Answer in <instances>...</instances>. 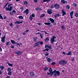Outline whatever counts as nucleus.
<instances>
[{"label":"nucleus","instance_id":"f257e3e1","mask_svg":"<svg viewBox=\"0 0 78 78\" xmlns=\"http://www.w3.org/2000/svg\"><path fill=\"white\" fill-rule=\"evenodd\" d=\"M58 64L60 65H66L67 64V62L65 61V60H61L58 62Z\"/></svg>","mask_w":78,"mask_h":78},{"label":"nucleus","instance_id":"f03ea898","mask_svg":"<svg viewBox=\"0 0 78 78\" xmlns=\"http://www.w3.org/2000/svg\"><path fill=\"white\" fill-rule=\"evenodd\" d=\"M56 37L55 36H53L52 38H51V42L52 44H53V43L55 42V39H56Z\"/></svg>","mask_w":78,"mask_h":78},{"label":"nucleus","instance_id":"7ed1b4c3","mask_svg":"<svg viewBox=\"0 0 78 78\" xmlns=\"http://www.w3.org/2000/svg\"><path fill=\"white\" fill-rule=\"evenodd\" d=\"M54 8H55V9H58L59 8H60V6L59 5L56 3L55 4V5H54Z\"/></svg>","mask_w":78,"mask_h":78},{"label":"nucleus","instance_id":"20e7f679","mask_svg":"<svg viewBox=\"0 0 78 78\" xmlns=\"http://www.w3.org/2000/svg\"><path fill=\"white\" fill-rule=\"evenodd\" d=\"M5 37H6V35H4L3 37H2L1 39H2V40H1V42H2V43H4V42H5Z\"/></svg>","mask_w":78,"mask_h":78},{"label":"nucleus","instance_id":"39448f33","mask_svg":"<svg viewBox=\"0 0 78 78\" xmlns=\"http://www.w3.org/2000/svg\"><path fill=\"white\" fill-rule=\"evenodd\" d=\"M47 12L48 14H51L53 13V11L51 9H48L47 10Z\"/></svg>","mask_w":78,"mask_h":78},{"label":"nucleus","instance_id":"423d86ee","mask_svg":"<svg viewBox=\"0 0 78 78\" xmlns=\"http://www.w3.org/2000/svg\"><path fill=\"white\" fill-rule=\"evenodd\" d=\"M15 54H16L19 56V55H21L22 54V52H20V51H17L16 52H15Z\"/></svg>","mask_w":78,"mask_h":78},{"label":"nucleus","instance_id":"0eeeda50","mask_svg":"<svg viewBox=\"0 0 78 78\" xmlns=\"http://www.w3.org/2000/svg\"><path fill=\"white\" fill-rule=\"evenodd\" d=\"M29 74L31 78H33L35 75L33 72H30Z\"/></svg>","mask_w":78,"mask_h":78},{"label":"nucleus","instance_id":"6e6552de","mask_svg":"<svg viewBox=\"0 0 78 78\" xmlns=\"http://www.w3.org/2000/svg\"><path fill=\"white\" fill-rule=\"evenodd\" d=\"M29 10L28 9H26L23 12V13L24 14H25L26 15H28V13H29Z\"/></svg>","mask_w":78,"mask_h":78},{"label":"nucleus","instance_id":"1a4fd4ad","mask_svg":"<svg viewBox=\"0 0 78 78\" xmlns=\"http://www.w3.org/2000/svg\"><path fill=\"white\" fill-rule=\"evenodd\" d=\"M56 72H57V71H56V70H55L53 72H52V73H54V76H55V77H56V76H57V74H56Z\"/></svg>","mask_w":78,"mask_h":78},{"label":"nucleus","instance_id":"9d476101","mask_svg":"<svg viewBox=\"0 0 78 78\" xmlns=\"http://www.w3.org/2000/svg\"><path fill=\"white\" fill-rule=\"evenodd\" d=\"M73 12H74L73 11H72L70 13V16L71 19H73Z\"/></svg>","mask_w":78,"mask_h":78},{"label":"nucleus","instance_id":"9b49d317","mask_svg":"<svg viewBox=\"0 0 78 78\" xmlns=\"http://www.w3.org/2000/svg\"><path fill=\"white\" fill-rule=\"evenodd\" d=\"M62 16H64V15H66V13L65 12H64V10L62 9Z\"/></svg>","mask_w":78,"mask_h":78},{"label":"nucleus","instance_id":"f8f14e48","mask_svg":"<svg viewBox=\"0 0 78 78\" xmlns=\"http://www.w3.org/2000/svg\"><path fill=\"white\" fill-rule=\"evenodd\" d=\"M61 2L62 3H63V4H65L67 2V1H65L64 0H61Z\"/></svg>","mask_w":78,"mask_h":78},{"label":"nucleus","instance_id":"ddd939ff","mask_svg":"<svg viewBox=\"0 0 78 78\" xmlns=\"http://www.w3.org/2000/svg\"><path fill=\"white\" fill-rule=\"evenodd\" d=\"M49 41V38L48 37H47L45 39V42H48V41Z\"/></svg>","mask_w":78,"mask_h":78},{"label":"nucleus","instance_id":"4468645a","mask_svg":"<svg viewBox=\"0 0 78 78\" xmlns=\"http://www.w3.org/2000/svg\"><path fill=\"white\" fill-rule=\"evenodd\" d=\"M56 74H57L58 76H59V75H60V72H59V71H57V72H56Z\"/></svg>","mask_w":78,"mask_h":78},{"label":"nucleus","instance_id":"2eb2a0df","mask_svg":"<svg viewBox=\"0 0 78 78\" xmlns=\"http://www.w3.org/2000/svg\"><path fill=\"white\" fill-rule=\"evenodd\" d=\"M48 68L47 67H45L44 68V71H47V70H48Z\"/></svg>","mask_w":78,"mask_h":78},{"label":"nucleus","instance_id":"dca6fc26","mask_svg":"<svg viewBox=\"0 0 78 78\" xmlns=\"http://www.w3.org/2000/svg\"><path fill=\"white\" fill-rule=\"evenodd\" d=\"M61 28L62 30H66V28H65V26H62L61 27Z\"/></svg>","mask_w":78,"mask_h":78},{"label":"nucleus","instance_id":"f3484780","mask_svg":"<svg viewBox=\"0 0 78 78\" xmlns=\"http://www.w3.org/2000/svg\"><path fill=\"white\" fill-rule=\"evenodd\" d=\"M11 42L12 44H16V42H15L14 40H11Z\"/></svg>","mask_w":78,"mask_h":78},{"label":"nucleus","instance_id":"a211bd4d","mask_svg":"<svg viewBox=\"0 0 78 78\" xmlns=\"http://www.w3.org/2000/svg\"><path fill=\"white\" fill-rule=\"evenodd\" d=\"M66 55H72V52L70 51H69L68 53L66 54Z\"/></svg>","mask_w":78,"mask_h":78},{"label":"nucleus","instance_id":"6ab92c4d","mask_svg":"<svg viewBox=\"0 0 78 78\" xmlns=\"http://www.w3.org/2000/svg\"><path fill=\"white\" fill-rule=\"evenodd\" d=\"M49 72L50 73V72H52L53 71V69H52V68H50L48 70Z\"/></svg>","mask_w":78,"mask_h":78},{"label":"nucleus","instance_id":"aec40b11","mask_svg":"<svg viewBox=\"0 0 78 78\" xmlns=\"http://www.w3.org/2000/svg\"><path fill=\"white\" fill-rule=\"evenodd\" d=\"M73 5L74 7H77V6H78L77 4H76L75 3H73Z\"/></svg>","mask_w":78,"mask_h":78},{"label":"nucleus","instance_id":"412c9836","mask_svg":"<svg viewBox=\"0 0 78 78\" xmlns=\"http://www.w3.org/2000/svg\"><path fill=\"white\" fill-rule=\"evenodd\" d=\"M7 63L9 65V66H11V67H12V66L13 65V64H10V63H9L8 62H7Z\"/></svg>","mask_w":78,"mask_h":78},{"label":"nucleus","instance_id":"4be33fe9","mask_svg":"<svg viewBox=\"0 0 78 78\" xmlns=\"http://www.w3.org/2000/svg\"><path fill=\"white\" fill-rule=\"evenodd\" d=\"M44 24L45 25H50L51 24V23H45Z\"/></svg>","mask_w":78,"mask_h":78},{"label":"nucleus","instance_id":"5701e85b","mask_svg":"<svg viewBox=\"0 0 78 78\" xmlns=\"http://www.w3.org/2000/svg\"><path fill=\"white\" fill-rule=\"evenodd\" d=\"M59 14H56L55 15H54V17H55V18H57L58 17H59Z\"/></svg>","mask_w":78,"mask_h":78},{"label":"nucleus","instance_id":"b1692460","mask_svg":"<svg viewBox=\"0 0 78 78\" xmlns=\"http://www.w3.org/2000/svg\"><path fill=\"white\" fill-rule=\"evenodd\" d=\"M35 9L36 11H38L39 10L40 11V10H41V8H36Z\"/></svg>","mask_w":78,"mask_h":78},{"label":"nucleus","instance_id":"393cba45","mask_svg":"<svg viewBox=\"0 0 78 78\" xmlns=\"http://www.w3.org/2000/svg\"><path fill=\"white\" fill-rule=\"evenodd\" d=\"M47 61L48 62H50L51 61V59L50 58H48L47 59Z\"/></svg>","mask_w":78,"mask_h":78},{"label":"nucleus","instance_id":"a878e982","mask_svg":"<svg viewBox=\"0 0 78 78\" xmlns=\"http://www.w3.org/2000/svg\"><path fill=\"white\" fill-rule=\"evenodd\" d=\"M50 2V0H43V2H42V3H43L44 2Z\"/></svg>","mask_w":78,"mask_h":78},{"label":"nucleus","instance_id":"bb28decb","mask_svg":"<svg viewBox=\"0 0 78 78\" xmlns=\"http://www.w3.org/2000/svg\"><path fill=\"white\" fill-rule=\"evenodd\" d=\"M9 11H12V7H10L9 8Z\"/></svg>","mask_w":78,"mask_h":78},{"label":"nucleus","instance_id":"cd10ccee","mask_svg":"<svg viewBox=\"0 0 78 78\" xmlns=\"http://www.w3.org/2000/svg\"><path fill=\"white\" fill-rule=\"evenodd\" d=\"M33 18L31 16V15H30V17H29V19L30 20H33Z\"/></svg>","mask_w":78,"mask_h":78},{"label":"nucleus","instance_id":"c85d7f7f","mask_svg":"<svg viewBox=\"0 0 78 78\" xmlns=\"http://www.w3.org/2000/svg\"><path fill=\"white\" fill-rule=\"evenodd\" d=\"M14 45H11V46H10V48H14Z\"/></svg>","mask_w":78,"mask_h":78},{"label":"nucleus","instance_id":"c756f323","mask_svg":"<svg viewBox=\"0 0 78 78\" xmlns=\"http://www.w3.org/2000/svg\"><path fill=\"white\" fill-rule=\"evenodd\" d=\"M45 14H43L41 15L40 16V18H41L42 17H44V16H45Z\"/></svg>","mask_w":78,"mask_h":78},{"label":"nucleus","instance_id":"7c9ffc66","mask_svg":"<svg viewBox=\"0 0 78 78\" xmlns=\"http://www.w3.org/2000/svg\"><path fill=\"white\" fill-rule=\"evenodd\" d=\"M34 42H36V41H37V38L36 37H34Z\"/></svg>","mask_w":78,"mask_h":78},{"label":"nucleus","instance_id":"2f4dec72","mask_svg":"<svg viewBox=\"0 0 78 78\" xmlns=\"http://www.w3.org/2000/svg\"><path fill=\"white\" fill-rule=\"evenodd\" d=\"M51 23H55V20H54L53 19H52L51 20Z\"/></svg>","mask_w":78,"mask_h":78},{"label":"nucleus","instance_id":"473e14b6","mask_svg":"<svg viewBox=\"0 0 78 78\" xmlns=\"http://www.w3.org/2000/svg\"><path fill=\"white\" fill-rule=\"evenodd\" d=\"M18 18L19 19H23V16H19L18 17Z\"/></svg>","mask_w":78,"mask_h":78},{"label":"nucleus","instance_id":"72a5a7b5","mask_svg":"<svg viewBox=\"0 0 78 78\" xmlns=\"http://www.w3.org/2000/svg\"><path fill=\"white\" fill-rule=\"evenodd\" d=\"M50 76H53V72H50Z\"/></svg>","mask_w":78,"mask_h":78},{"label":"nucleus","instance_id":"f704fd0d","mask_svg":"<svg viewBox=\"0 0 78 78\" xmlns=\"http://www.w3.org/2000/svg\"><path fill=\"white\" fill-rule=\"evenodd\" d=\"M66 8H67V9H70V6H69V5H66Z\"/></svg>","mask_w":78,"mask_h":78},{"label":"nucleus","instance_id":"c9c22d12","mask_svg":"<svg viewBox=\"0 0 78 78\" xmlns=\"http://www.w3.org/2000/svg\"><path fill=\"white\" fill-rule=\"evenodd\" d=\"M15 24H20V22L19 21H16L15 23Z\"/></svg>","mask_w":78,"mask_h":78},{"label":"nucleus","instance_id":"e433bc0d","mask_svg":"<svg viewBox=\"0 0 78 78\" xmlns=\"http://www.w3.org/2000/svg\"><path fill=\"white\" fill-rule=\"evenodd\" d=\"M7 71L8 72H11V69L10 68H9L7 69Z\"/></svg>","mask_w":78,"mask_h":78},{"label":"nucleus","instance_id":"4c0bfd02","mask_svg":"<svg viewBox=\"0 0 78 78\" xmlns=\"http://www.w3.org/2000/svg\"><path fill=\"white\" fill-rule=\"evenodd\" d=\"M4 66H0V69H1V70H2L4 69Z\"/></svg>","mask_w":78,"mask_h":78},{"label":"nucleus","instance_id":"58836bf2","mask_svg":"<svg viewBox=\"0 0 78 78\" xmlns=\"http://www.w3.org/2000/svg\"><path fill=\"white\" fill-rule=\"evenodd\" d=\"M24 5H27L28 4V2H27V1H25L24 2Z\"/></svg>","mask_w":78,"mask_h":78},{"label":"nucleus","instance_id":"ea45409f","mask_svg":"<svg viewBox=\"0 0 78 78\" xmlns=\"http://www.w3.org/2000/svg\"><path fill=\"white\" fill-rule=\"evenodd\" d=\"M54 7H55V6H54V5H51L50 6V8H51V9H53V8H54Z\"/></svg>","mask_w":78,"mask_h":78},{"label":"nucleus","instance_id":"a19ab883","mask_svg":"<svg viewBox=\"0 0 78 78\" xmlns=\"http://www.w3.org/2000/svg\"><path fill=\"white\" fill-rule=\"evenodd\" d=\"M40 36L41 37V39H43V37H42L43 36H44V35H43V34H41H41H40Z\"/></svg>","mask_w":78,"mask_h":78},{"label":"nucleus","instance_id":"79ce46f5","mask_svg":"<svg viewBox=\"0 0 78 78\" xmlns=\"http://www.w3.org/2000/svg\"><path fill=\"white\" fill-rule=\"evenodd\" d=\"M49 46H48V45L46 44L45 45V48H48V47Z\"/></svg>","mask_w":78,"mask_h":78},{"label":"nucleus","instance_id":"37998d69","mask_svg":"<svg viewBox=\"0 0 78 78\" xmlns=\"http://www.w3.org/2000/svg\"><path fill=\"white\" fill-rule=\"evenodd\" d=\"M9 14H10V15H11V16H12V15L14 14L13 13V12H10V13H9Z\"/></svg>","mask_w":78,"mask_h":78},{"label":"nucleus","instance_id":"c03bdc74","mask_svg":"<svg viewBox=\"0 0 78 78\" xmlns=\"http://www.w3.org/2000/svg\"><path fill=\"white\" fill-rule=\"evenodd\" d=\"M51 66H53V65H56V63H55V62H53L51 63Z\"/></svg>","mask_w":78,"mask_h":78},{"label":"nucleus","instance_id":"a18cd8bd","mask_svg":"<svg viewBox=\"0 0 78 78\" xmlns=\"http://www.w3.org/2000/svg\"><path fill=\"white\" fill-rule=\"evenodd\" d=\"M5 11H9V7H6Z\"/></svg>","mask_w":78,"mask_h":78},{"label":"nucleus","instance_id":"49530a36","mask_svg":"<svg viewBox=\"0 0 78 78\" xmlns=\"http://www.w3.org/2000/svg\"><path fill=\"white\" fill-rule=\"evenodd\" d=\"M8 74L9 75H11V72L10 71L9 72Z\"/></svg>","mask_w":78,"mask_h":78},{"label":"nucleus","instance_id":"de8ad7c7","mask_svg":"<svg viewBox=\"0 0 78 78\" xmlns=\"http://www.w3.org/2000/svg\"><path fill=\"white\" fill-rule=\"evenodd\" d=\"M49 55V53H47L46 54H45V55L46 56H48Z\"/></svg>","mask_w":78,"mask_h":78},{"label":"nucleus","instance_id":"09e8293b","mask_svg":"<svg viewBox=\"0 0 78 78\" xmlns=\"http://www.w3.org/2000/svg\"><path fill=\"white\" fill-rule=\"evenodd\" d=\"M11 5H12V4H9L8 5V8H9V6H11Z\"/></svg>","mask_w":78,"mask_h":78},{"label":"nucleus","instance_id":"8fccbe9b","mask_svg":"<svg viewBox=\"0 0 78 78\" xmlns=\"http://www.w3.org/2000/svg\"><path fill=\"white\" fill-rule=\"evenodd\" d=\"M75 16L76 17H78V13H76L75 14Z\"/></svg>","mask_w":78,"mask_h":78},{"label":"nucleus","instance_id":"3c124183","mask_svg":"<svg viewBox=\"0 0 78 78\" xmlns=\"http://www.w3.org/2000/svg\"><path fill=\"white\" fill-rule=\"evenodd\" d=\"M9 25H10V27H11L12 26V22L10 23L9 24Z\"/></svg>","mask_w":78,"mask_h":78},{"label":"nucleus","instance_id":"603ef678","mask_svg":"<svg viewBox=\"0 0 78 78\" xmlns=\"http://www.w3.org/2000/svg\"><path fill=\"white\" fill-rule=\"evenodd\" d=\"M48 48H49V50H51V49H52V48L49 46H48Z\"/></svg>","mask_w":78,"mask_h":78},{"label":"nucleus","instance_id":"864d4df0","mask_svg":"<svg viewBox=\"0 0 78 78\" xmlns=\"http://www.w3.org/2000/svg\"><path fill=\"white\" fill-rule=\"evenodd\" d=\"M32 17H35V15L34 14H32Z\"/></svg>","mask_w":78,"mask_h":78},{"label":"nucleus","instance_id":"5fc2aeb1","mask_svg":"<svg viewBox=\"0 0 78 78\" xmlns=\"http://www.w3.org/2000/svg\"><path fill=\"white\" fill-rule=\"evenodd\" d=\"M9 44V42H8L6 43V45H8Z\"/></svg>","mask_w":78,"mask_h":78},{"label":"nucleus","instance_id":"6e6d98bb","mask_svg":"<svg viewBox=\"0 0 78 78\" xmlns=\"http://www.w3.org/2000/svg\"><path fill=\"white\" fill-rule=\"evenodd\" d=\"M8 2H7L6 4V5H5V7H4V8L5 7H6V6H7V5H8Z\"/></svg>","mask_w":78,"mask_h":78},{"label":"nucleus","instance_id":"4d7b16f0","mask_svg":"<svg viewBox=\"0 0 78 78\" xmlns=\"http://www.w3.org/2000/svg\"><path fill=\"white\" fill-rule=\"evenodd\" d=\"M44 32H45V34H49V33H47V32L45 31H44Z\"/></svg>","mask_w":78,"mask_h":78},{"label":"nucleus","instance_id":"13d9d810","mask_svg":"<svg viewBox=\"0 0 78 78\" xmlns=\"http://www.w3.org/2000/svg\"><path fill=\"white\" fill-rule=\"evenodd\" d=\"M16 11L14 10H13V11H12V12H13V13H15V12H16Z\"/></svg>","mask_w":78,"mask_h":78},{"label":"nucleus","instance_id":"bf43d9fd","mask_svg":"<svg viewBox=\"0 0 78 78\" xmlns=\"http://www.w3.org/2000/svg\"><path fill=\"white\" fill-rule=\"evenodd\" d=\"M37 44L36 43V44H35V45H34V47H36V46H37Z\"/></svg>","mask_w":78,"mask_h":78},{"label":"nucleus","instance_id":"052dcab7","mask_svg":"<svg viewBox=\"0 0 78 78\" xmlns=\"http://www.w3.org/2000/svg\"><path fill=\"white\" fill-rule=\"evenodd\" d=\"M0 19H3V16H0Z\"/></svg>","mask_w":78,"mask_h":78},{"label":"nucleus","instance_id":"680f3d73","mask_svg":"<svg viewBox=\"0 0 78 78\" xmlns=\"http://www.w3.org/2000/svg\"><path fill=\"white\" fill-rule=\"evenodd\" d=\"M2 70H0V75H2Z\"/></svg>","mask_w":78,"mask_h":78},{"label":"nucleus","instance_id":"e2e57ef3","mask_svg":"<svg viewBox=\"0 0 78 78\" xmlns=\"http://www.w3.org/2000/svg\"><path fill=\"white\" fill-rule=\"evenodd\" d=\"M40 43L41 45H42V44H43V42L41 41L40 42Z\"/></svg>","mask_w":78,"mask_h":78},{"label":"nucleus","instance_id":"0e129e2a","mask_svg":"<svg viewBox=\"0 0 78 78\" xmlns=\"http://www.w3.org/2000/svg\"><path fill=\"white\" fill-rule=\"evenodd\" d=\"M23 23V20H22L21 22H20V23Z\"/></svg>","mask_w":78,"mask_h":78},{"label":"nucleus","instance_id":"69168bd1","mask_svg":"<svg viewBox=\"0 0 78 78\" xmlns=\"http://www.w3.org/2000/svg\"><path fill=\"white\" fill-rule=\"evenodd\" d=\"M23 36H25V35H26V33H25V32L23 33Z\"/></svg>","mask_w":78,"mask_h":78},{"label":"nucleus","instance_id":"338daca9","mask_svg":"<svg viewBox=\"0 0 78 78\" xmlns=\"http://www.w3.org/2000/svg\"><path fill=\"white\" fill-rule=\"evenodd\" d=\"M34 2H37V0H34Z\"/></svg>","mask_w":78,"mask_h":78},{"label":"nucleus","instance_id":"774afa93","mask_svg":"<svg viewBox=\"0 0 78 78\" xmlns=\"http://www.w3.org/2000/svg\"><path fill=\"white\" fill-rule=\"evenodd\" d=\"M28 31H29V30H27L26 31V33H27V32H28Z\"/></svg>","mask_w":78,"mask_h":78}]
</instances>
